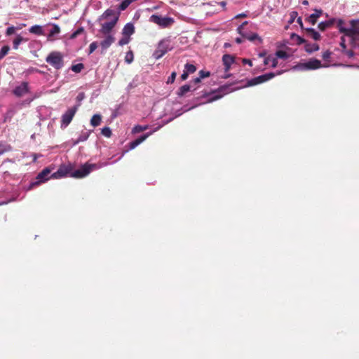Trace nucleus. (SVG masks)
<instances>
[{
    "mask_svg": "<svg viewBox=\"0 0 359 359\" xmlns=\"http://www.w3.org/2000/svg\"><path fill=\"white\" fill-rule=\"evenodd\" d=\"M120 12H116L114 9H107L99 18V20H109V22H106L101 24V28L100 32L102 34H109L114 28L118 21Z\"/></svg>",
    "mask_w": 359,
    "mask_h": 359,
    "instance_id": "1",
    "label": "nucleus"
},
{
    "mask_svg": "<svg viewBox=\"0 0 359 359\" xmlns=\"http://www.w3.org/2000/svg\"><path fill=\"white\" fill-rule=\"evenodd\" d=\"M24 41V39L20 36L18 35L16 38L13 40V48L17 50L18 48L19 45Z\"/></svg>",
    "mask_w": 359,
    "mask_h": 359,
    "instance_id": "32",
    "label": "nucleus"
},
{
    "mask_svg": "<svg viewBox=\"0 0 359 359\" xmlns=\"http://www.w3.org/2000/svg\"><path fill=\"white\" fill-rule=\"evenodd\" d=\"M297 23L299 25V26H300L301 29H304V30H305V29H304V25H303V22H302V18H301V17H299V18H297Z\"/></svg>",
    "mask_w": 359,
    "mask_h": 359,
    "instance_id": "51",
    "label": "nucleus"
},
{
    "mask_svg": "<svg viewBox=\"0 0 359 359\" xmlns=\"http://www.w3.org/2000/svg\"><path fill=\"white\" fill-rule=\"evenodd\" d=\"M102 121V116L100 114H94L90 119V124L93 127L100 125Z\"/></svg>",
    "mask_w": 359,
    "mask_h": 359,
    "instance_id": "24",
    "label": "nucleus"
},
{
    "mask_svg": "<svg viewBox=\"0 0 359 359\" xmlns=\"http://www.w3.org/2000/svg\"><path fill=\"white\" fill-rule=\"evenodd\" d=\"M29 32L32 34L41 36L44 34L43 27L40 25H34L29 29Z\"/></svg>",
    "mask_w": 359,
    "mask_h": 359,
    "instance_id": "21",
    "label": "nucleus"
},
{
    "mask_svg": "<svg viewBox=\"0 0 359 359\" xmlns=\"http://www.w3.org/2000/svg\"><path fill=\"white\" fill-rule=\"evenodd\" d=\"M133 59H134V55H133V52L131 50L128 51L126 53V55L125 57V61L127 63L130 64L133 61Z\"/></svg>",
    "mask_w": 359,
    "mask_h": 359,
    "instance_id": "39",
    "label": "nucleus"
},
{
    "mask_svg": "<svg viewBox=\"0 0 359 359\" xmlns=\"http://www.w3.org/2000/svg\"><path fill=\"white\" fill-rule=\"evenodd\" d=\"M85 97L84 93H80L76 97L78 101H81Z\"/></svg>",
    "mask_w": 359,
    "mask_h": 359,
    "instance_id": "53",
    "label": "nucleus"
},
{
    "mask_svg": "<svg viewBox=\"0 0 359 359\" xmlns=\"http://www.w3.org/2000/svg\"><path fill=\"white\" fill-rule=\"evenodd\" d=\"M101 134L106 137H110L112 133L110 128L104 127L102 129Z\"/></svg>",
    "mask_w": 359,
    "mask_h": 359,
    "instance_id": "36",
    "label": "nucleus"
},
{
    "mask_svg": "<svg viewBox=\"0 0 359 359\" xmlns=\"http://www.w3.org/2000/svg\"><path fill=\"white\" fill-rule=\"evenodd\" d=\"M130 41V37L127 36H123V37L118 41V45L121 46H123L124 45H126Z\"/></svg>",
    "mask_w": 359,
    "mask_h": 359,
    "instance_id": "40",
    "label": "nucleus"
},
{
    "mask_svg": "<svg viewBox=\"0 0 359 359\" xmlns=\"http://www.w3.org/2000/svg\"><path fill=\"white\" fill-rule=\"evenodd\" d=\"M242 62H243V63L244 65L248 64V65H249L250 66H252V61H251L250 60H249V59L244 58V59H243V60H242Z\"/></svg>",
    "mask_w": 359,
    "mask_h": 359,
    "instance_id": "50",
    "label": "nucleus"
},
{
    "mask_svg": "<svg viewBox=\"0 0 359 359\" xmlns=\"http://www.w3.org/2000/svg\"><path fill=\"white\" fill-rule=\"evenodd\" d=\"M104 35L105 38L100 42V46L102 50H107L115 41V37L111 35L110 33Z\"/></svg>",
    "mask_w": 359,
    "mask_h": 359,
    "instance_id": "13",
    "label": "nucleus"
},
{
    "mask_svg": "<svg viewBox=\"0 0 359 359\" xmlns=\"http://www.w3.org/2000/svg\"><path fill=\"white\" fill-rule=\"evenodd\" d=\"M302 4L307 6V5H309V1L307 0H304V1H302Z\"/></svg>",
    "mask_w": 359,
    "mask_h": 359,
    "instance_id": "58",
    "label": "nucleus"
},
{
    "mask_svg": "<svg viewBox=\"0 0 359 359\" xmlns=\"http://www.w3.org/2000/svg\"><path fill=\"white\" fill-rule=\"evenodd\" d=\"M247 15L244 13H240L236 16V18H246Z\"/></svg>",
    "mask_w": 359,
    "mask_h": 359,
    "instance_id": "54",
    "label": "nucleus"
},
{
    "mask_svg": "<svg viewBox=\"0 0 359 359\" xmlns=\"http://www.w3.org/2000/svg\"><path fill=\"white\" fill-rule=\"evenodd\" d=\"M46 61L56 69H60L64 66L63 55L58 51L50 52L46 57Z\"/></svg>",
    "mask_w": 359,
    "mask_h": 359,
    "instance_id": "3",
    "label": "nucleus"
},
{
    "mask_svg": "<svg viewBox=\"0 0 359 359\" xmlns=\"http://www.w3.org/2000/svg\"><path fill=\"white\" fill-rule=\"evenodd\" d=\"M190 90H191V86L186 84V85L181 86L179 88L177 94L178 96L182 97V96L184 95Z\"/></svg>",
    "mask_w": 359,
    "mask_h": 359,
    "instance_id": "25",
    "label": "nucleus"
},
{
    "mask_svg": "<svg viewBox=\"0 0 359 359\" xmlns=\"http://www.w3.org/2000/svg\"><path fill=\"white\" fill-rule=\"evenodd\" d=\"M241 35L243 36V37L247 39L248 40H249L250 41H253L255 39H259V41H261V39L259 36V35L255 33L252 34V35H248L247 34H242Z\"/></svg>",
    "mask_w": 359,
    "mask_h": 359,
    "instance_id": "31",
    "label": "nucleus"
},
{
    "mask_svg": "<svg viewBox=\"0 0 359 359\" xmlns=\"http://www.w3.org/2000/svg\"><path fill=\"white\" fill-rule=\"evenodd\" d=\"M168 52V47L164 45L163 41L158 43L157 49L154 51L153 55L156 59H159Z\"/></svg>",
    "mask_w": 359,
    "mask_h": 359,
    "instance_id": "14",
    "label": "nucleus"
},
{
    "mask_svg": "<svg viewBox=\"0 0 359 359\" xmlns=\"http://www.w3.org/2000/svg\"><path fill=\"white\" fill-rule=\"evenodd\" d=\"M305 48L306 52L312 53L313 51L318 50L319 49V46L317 43H306Z\"/></svg>",
    "mask_w": 359,
    "mask_h": 359,
    "instance_id": "28",
    "label": "nucleus"
},
{
    "mask_svg": "<svg viewBox=\"0 0 359 359\" xmlns=\"http://www.w3.org/2000/svg\"><path fill=\"white\" fill-rule=\"evenodd\" d=\"M264 64L265 65L271 64V67L273 68H275V67H276L278 66V60L276 57H272L271 55H269V56L265 57V59L264 60Z\"/></svg>",
    "mask_w": 359,
    "mask_h": 359,
    "instance_id": "23",
    "label": "nucleus"
},
{
    "mask_svg": "<svg viewBox=\"0 0 359 359\" xmlns=\"http://www.w3.org/2000/svg\"><path fill=\"white\" fill-rule=\"evenodd\" d=\"M135 32V27L133 23H127L122 29L123 36H127L130 37Z\"/></svg>",
    "mask_w": 359,
    "mask_h": 359,
    "instance_id": "18",
    "label": "nucleus"
},
{
    "mask_svg": "<svg viewBox=\"0 0 359 359\" xmlns=\"http://www.w3.org/2000/svg\"><path fill=\"white\" fill-rule=\"evenodd\" d=\"M323 14V10L315 9V13L310 15L306 20L310 22L312 25H316L318 18Z\"/></svg>",
    "mask_w": 359,
    "mask_h": 359,
    "instance_id": "17",
    "label": "nucleus"
},
{
    "mask_svg": "<svg viewBox=\"0 0 359 359\" xmlns=\"http://www.w3.org/2000/svg\"><path fill=\"white\" fill-rule=\"evenodd\" d=\"M149 21L156 24L161 28H168L171 27L175 22L174 18L171 17H163L156 14L152 15Z\"/></svg>",
    "mask_w": 359,
    "mask_h": 359,
    "instance_id": "4",
    "label": "nucleus"
},
{
    "mask_svg": "<svg viewBox=\"0 0 359 359\" xmlns=\"http://www.w3.org/2000/svg\"><path fill=\"white\" fill-rule=\"evenodd\" d=\"M274 76H275V74L271 72V73H267V74L255 77V78L251 79L248 81V83H247L246 86H255V85L266 82V81L273 79Z\"/></svg>",
    "mask_w": 359,
    "mask_h": 359,
    "instance_id": "8",
    "label": "nucleus"
},
{
    "mask_svg": "<svg viewBox=\"0 0 359 359\" xmlns=\"http://www.w3.org/2000/svg\"><path fill=\"white\" fill-rule=\"evenodd\" d=\"M210 75V72H205V71H203V70H201L199 72V76L200 78L202 79H204V78H206V77H209Z\"/></svg>",
    "mask_w": 359,
    "mask_h": 359,
    "instance_id": "44",
    "label": "nucleus"
},
{
    "mask_svg": "<svg viewBox=\"0 0 359 359\" xmlns=\"http://www.w3.org/2000/svg\"><path fill=\"white\" fill-rule=\"evenodd\" d=\"M95 164L86 163L82 165L79 169L72 172L70 175L71 177L74 178H82L88 175L91 170L95 168Z\"/></svg>",
    "mask_w": 359,
    "mask_h": 359,
    "instance_id": "6",
    "label": "nucleus"
},
{
    "mask_svg": "<svg viewBox=\"0 0 359 359\" xmlns=\"http://www.w3.org/2000/svg\"><path fill=\"white\" fill-rule=\"evenodd\" d=\"M298 13L297 11H292L290 13V20H288L289 24H292L294 22L295 18L297 17Z\"/></svg>",
    "mask_w": 359,
    "mask_h": 359,
    "instance_id": "41",
    "label": "nucleus"
},
{
    "mask_svg": "<svg viewBox=\"0 0 359 359\" xmlns=\"http://www.w3.org/2000/svg\"><path fill=\"white\" fill-rule=\"evenodd\" d=\"M334 19H330L325 22H321L318 24V29L323 32L327 28L331 27L334 25Z\"/></svg>",
    "mask_w": 359,
    "mask_h": 359,
    "instance_id": "20",
    "label": "nucleus"
},
{
    "mask_svg": "<svg viewBox=\"0 0 359 359\" xmlns=\"http://www.w3.org/2000/svg\"><path fill=\"white\" fill-rule=\"evenodd\" d=\"M97 48V43L96 41L92 42L89 46V54L93 53Z\"/></svg>",
    "mask_w": 359,
    "mask_h": 359,
    "instance_id": "42",
    "label": "nucleus"
},
{
    "mask_svg": "<svg viewBox=\"0 0 359 359\" xmlns=\"http://www.w3.org/2000/svg\"><path fill=\"white\" fill-rule=\"evenodd\" d=\"M201 79L200 78V76H198V77H197V78L194 79L193 80V82H194L195 84H197V83H200V82H201Z\"/></svg>",
    "mask_w": 359,
    "mask_h": 359,
    "instance_id": "55",
    "label": "nucleus"
},
{
    "mask_svg": "<svg viewBox=\"0 0 359 359\" xmlns=\"http://www.w3.org/2000/svg\"><path fill=\"white\" fill-rule=\"evenodd\" d=\"M222 62L224 65L225 72L229 71L231 65L235 62V57L229 54H225L222 56Z\"/></svg>",
    "mask_w": 359,
    "mask_h": 359,
    "instance_id": "15",
    "label": "nucleus"
},
{
    "mask_svg": "<svg viewBox=\"0 0 359 359\" xmlns=\"http://www.w3.org/2000/svg\"><path fill=\"white\" fill-rule=\"evenodd\" d=\"M83 32H84L83 27H79L77 30H76L71 34L70 39H76L79 35L81 34Z\"/></svg>",
    "mask_w": 359,
    "mask_h": 359,
    "instance_id": "37",
    "label": "nucleus"
},
{
    "mask_svg": "<svg viewBox=\"0 0 359 359\" xmlns=\"http://www.w3.org/2000/svg\"><path fill=\"white\" fill-rule=\"evenodd\" d=\"M151 134H152V132L149 133L144 134V135L140 136V137L137 138L134 141H132L131 142H130V144H129L130 149H135L137 146H138L140 144L143 142Z\"/></svg>",
    "mask_w": 359,
    "mask_h": 359,
    "instance_id": "16",
    "label": "nucleus"
},
{
    "mask_svg": "<svg viewBox=\"0 0 359 359\" xmlns=\"http://www.w3.org/2000/svg\"><path fill=\"white\" fill-rule=\"evenodd\" d=\"M184 68H185V71L187 72L188 74H192L194 72H196V67L192 65V64H189V63H187L184 66Z\"/></svg>",
    "mask_w": 359,
    "mask_h": 359,
    "instance_id": "34",
    "label": "nucleus"
},
{
    "mask_svg": "<svg viewBox=\"0 0 359 359\" xmlns=\"http://www.w3.org/2000/svg\"><path fill=\"white\" fill-rule=\"evenodd\" d=\"M176 76H177V73L175 72H172L171 75L168 79L167 83H174Z\"/></svg>",
    "mask_w": 359,
    "mask_h": 359,
    "instance_id": "43",
    "label": "nucleus"
},
{
    "mask_svg": "<svg viewBox=\"0 0 359 359\" xmlns=\"http://www.w3.org/2000/svg\"><path fill=\"white\" fill-rule=\"evenodd\" d=\"M259 56H260V57H262V56H264V54H263V53H260V54H259Z\"/></svg>",
    "mask_w": 359,
    "mask_h": 359,
    "instance_id": "59",
    "label": "nucleus"
},
{
    "mask_svg": "<svg viewBox=\"0 0 359 359\" xmlns=\"http://www.w3.org/2000/svg\"><path fill=\"white\" fill-rule=\"evenodd\" d=\"M60 32V28L57 25H53L52 29L50 30L49 34L47 36L48 41L55 40V35L58 34Z\"/></svg>",
    "mask_w": 359,
    "mask_h": 359,
    "instance_id": "19",
    "label": "nucleus"
},
{
    "mask_svg": "<svg viewBox=\"0 0 359 359\" xmlns=\"http://www.w3.org/2000/svg\"><path fill=\"white\" fill-rule=\"evenodd\" d=\"M72 170V167L70 164L69 165H65V164H62L58 170L53 173L50 176L51 178H53V179H60V178H62L64 177H66L68 174H71V171Z\"/></svg>",
    "mask_w": 359,
    "mask_h": 359,
    "instance_id": "9",
    "label": "nucleus"
},
{
    "mask_svg": "<svg viewBox=\"0 0 359 359\" xmlns=\"http://www.w3.org/2000/svg\"><path fill=\"white\" fill-rule=\"evenodd\" d=\"M291 39L294 40L298 45L306 43V40L304 39L296 34H292L291 35Z\"/></svg>",
    "mask_w": 359,
    "mask_h": 359,
    "instance_id": "29",
    "label": "nucleus"
},
{
    "mask_svg": "<svg viewBox=\"0 0 359 359\" xmlns=\"http://www.w3.org/2000/svg\"><path fill=\"white\" fill-rule=\"evenodd\" d=\"M331 56V53L329 50H327L323 53L322 57L325 60H327L330 59Z\"/></svg>",
    "mask_w": 359,
    "mask_h": 359,
    "instance_id": "46",
    "label": "nucleus"
},
{
    "mask_svg": "<svg viewBox=\"0 0 359 359\" xmlns=\"http://www.w3.org/2000/svg\"><path fill=\"white\" fill-rule=\"evenodd\" d=\"M10 47L8 46H4L0 50V60H2L9 52Z\"/></svg>",
    "mask_w": 359,
    "mask_h": 359,
    "instance_id": "33",
    "label": "nucleus"
},
{
    "mask_svg": "<svg viewBox=\"0 0 359 359\" xmlns=\"http://www.w3.org/2000/svg\"><path fill=\"white\" fill-rule=\"evenodd\" d=\"M321 67V62L317 59H313L305 63L299 64L297 67L301 70L316 69Z\"/></svg>",
    "mask_w": 359,
    "mask_h": 359,
    "instance_id": "11",
    "label": "nucleus"
},
{
    "mask_svg": "<svg viewBox=\"0 0 359 359\" xmlns=\"http://www.w3.org/2000/svg\"><path fill=\"white\" fill-rule=\"evenodd\" d=\"M15 27L13 26H11V27H8L7 29H6V34L7 36H10L13 34L15 33Z\"/></svg>",
    "mask_w": 359,
    "mask_h": 359,
    "instance_id": "45",
    "label": "nucleus"
},
{
    "mask_svg": "<svg viewBox=\"0 0 359 359\" xmlns=\"http://www.w3.org/2000/svg\"><path fill=\"white\" fill-rule=\"evenodd\" d=\"M11 150H12V147L11 145L0 144V155H2L6 152L11 151Z\"/></svg>",
    "mask_w": 359,
    "mask_h": 359,
    "instance_id": "30",
    "label": "nucleus"
},
{
    "mask_svg": "<svg viewBox=\"0 0 359 359\" xmlns=\"http://www.w3.org/2000/svg\"><path fill=\"white\" fill-rule=\"evenodd\" d=\"M84 68V66L82 63H79L74 65H72L71 69L73 72L76 73H79Z\"/></svg>",
    "mask_w": 359,
    "mask_h": 359,
    "instance_id": "35",
    "label": "nucleus"
},
{
    "mask_svg": "<svg viewBox=\"0 0 359 359\" xmlns=\"http://www.w3.org/2000/svg\"><path fill=\"white\" fill-rule=\"evenodd\" d=\"M230 86L231 85H224L220 86L217 90L212 92V95H209L207 102L216 101L222 97L223 95L231 92L232 90H230Z\"/></svg>",
    "mask_w": 359,
    "mask_h": 359,
    "instance_id": "5",
    "label": "nucleus"
},
{
    "mask_svg": "<svg viewBox=\"0 0 359 359\" xmlns=\"http://www.w3.org/2000/svg\"><path fill=\"white\" fill-rule=\"evenodd\" d=\"M242 41H242V39H241V38H236V42L237 43H242Z\"/></svg>",
    "mask_w": 359,
    "mask_h": 359,
    "instance_id": "56",
    "label": "nucleus"
},
{
    "mask_svg": "<svg viewBox=\"0 0 359 359\" xmlns=\"http://www.w3.org/2000/svg\"><path fill=\"white\" fill-rule=\"evenodd\" d=\"M29 91V83L27 82H22L13 90V93L16 97H20L28 93Z\"/></svg>",
    "mask_w": 359,
    "mask_h": 359,
    "instance_id": "12",
    "label": "nucleus"
},
{
    "mask_svg": "<svg viewBox=\"0 0 359 359\" xmlns=\"http://www.w3.org/2000/svg\"><path fill=\"white\" fill-rule=\"evenodd\" d=\"M248 21H245L243 22L238 27V32L240 34H242V29L244 28V27L245 25H248Z\"/></svg>",
    "mask_w": 359,
    "mask_h": 359,
    "instance_id": "47",
    "label": "nucleus"
},
{
    "mask_svg": "<svg viewBox=\"0 0 359 359\" xmlns=\"http://www.w3.org/2000/svg\"><path fill=\"white\" fill-rule=\"evenodd\" d=\"M219 4H220L223 8H224V7H225V6H226V3L225 1H221V2L219 3Z\"/></svg>",
    "mask_w": 359,
    "mask_h": 359,
    "instance_id": "57",
    "label": "nucleus"
},
{
    "mask_svg": "<svg viewBox=\"0 0 359 359\" xmlns=\"http://www.w3.org/2000/svg\"><path fill=\"white\" fill-rule=\"evenodd\" d=\"M148 128H149V126H147V125H145V126L137 125L133 127V128L132 130V133H141V132L146 130Z\"/></svg>",
    "mask_w": 359,
    "mask_h": 359,
    "instance_id": "27",
    "label": "nucleus"
},
{
    "mask_svg": "<svg viewBox=\"0 0 359 359\" xmlns=\"http://www.w3.org/2000/svg\"><path fill=\"white\" fill-rule=\"evenodd\" d=\"M305 32L309 36H311V38H313L314 40L316 41H318V40H320V34L316 32L314 29L313 28H306L305 29Z\"/></svg>",
    "mask_w": 359,
    "mask_h": 359,
    "instance_id": "22",
    "label": "nucleus"
},
{
    "mask_svg": "<svg viewBox=\"0 0 359 359\" xmlns=\"http://www.w3.org/2000/svg\"><path fill=\"white\" fill-rule=\"evenodd\" d=\"M342 24L343 21L340 20L338 23L340 33H343L345 36L351 37L353 41L359 39V20H352L350 22V28L341 27V25Z\"/></svg>",
    "mask_w": 359,
    "mask_h": 359,
    "instance_id": "2",
    "label": "nucleus"
},
{
    "mask_svg": "<svg viewBox=\"0 0 359 359\" xmlns=\"http://www.w3.org/2000/svg\"><path fill=\"white\" fill-rule=\"evenodd\" d=\"M340 46H341V47L344 50H346V43H345V39H344V36H341V37Z\"/></svg>",
    "mask_w": 359,
    "mask_h": 359,
    "instance_id": "49",
    "label": "nucleus"
},
{
    "mask_svg": "<svg viewBox=\"0 0 359 359\" xmlns=\"http://www.w3.org/2000/svg\"><path fill=\"white\" fill-rule=\"evenodd\" d=\"M51 171H52V169L49 167H47V168H45L44 169H43L42 171H41L37 175V176L36 177V181L32 182L29 185V189H31L34 187L38 186L41 183H43L45 182H46L49 179L48 175L50 174ZM50 178H51V177H50Z\"/></svg>",
    "mask_w": 359,
    "mask_h": 359,
    "instance_id": "7",
    "label": "nucleus"
},
{
    "mask_svg": "<svg viewBox=\"0 0 359 359\" xmlns=\"http://www.w3.org/2000/svg\"><path fill=\"white\" fill-rule=\"evenodd\" d=\"M344 52L348 57H352L354 55V52L352 50H344Z\"/></svg>",
    "mask_w": 359,
    "mask_h": 359,
    "instance_id": "48",
    "label": "nucleus"
},
{
    "mask_svg": "<svg viewBox=\"0 0 359 359\" xmlns=\"http://www.w3.org/2000/svg\"><path fill=\"white\" fill-rule=\"evenodd\" d=\"M276 55L277 57L281 58V59H287L288 57V54L282 50H279L276 51Z\"/></svg>",
    "mask_w": 359,
    "mask_h": 359,
    "instance_id": "38",
    "label": "nucleus"
},
{
    "mask_svg": "<svg viewBox=\"0 0 359 359\" xmlns=\"http://www.w3.org/2000/svg\"><path fill=\"white\" fill-rule=\"evenodd\" d=\"M189 74L185 70L184 71L183 74L181 75V79L182 81L186 80L188 78Z\"/></svg>",
    "mask_w": 359,
    "mask_h": 359,
    "instance_id": "52",
    "label": "nucleus"
},
{
    "mask_svg": "<svg viewBox=\"0 0 359 359\" xmlns=\"http://www.w3.org/2000/svg\"><path fill=\"white\" fill-rule=\"evenodd\" d=\"M78 109L77 106H74L67 109V111L62 116L61 125L65 127L67 126L72 121L76 111Z\"/></svg>",
    "mask_w": 359,
    "mask_h": 359,
    "instance_id": "10",
    "label": "nucleus"
},
{
    "mask_svg": "<svg viewBox=\"0 0 359 359\" xmlns=\"http://www.w3.org/2000/svg\"><path fill=\"white\" fill-rule=\"evenodd\" d=\"M90 132H83L74 142V144H77L79 142H84L88 140Z\"/></svg>",
    "mask_w": 359,
    "mask_h": 359,
    "instance_id": "26",
    "label": "nucleus"
}]
</instances>
